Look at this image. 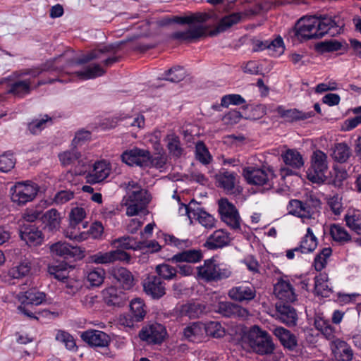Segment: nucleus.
<instances>
[{
  "mask_svg": "<svg viewBox=\"0 0 361 361\" xmlns=\"http://www.w3.org/2000/svg\"><path fill=\"white\" fill-rule=\"evenodd\" d=\"M121 44H123V42L92 50L75 61L66 58V54H63L47 61L40 67L25 68L14 71L10 76V80H15V81L10 85L8 93L18 98H23L30 94L33 90V81L32 79L38 77L44 71L66 72L67 74H71L70 72L66 71L67 68L84 64L93 59H100L104 66H111L118 61V58L116 56H108L107 54H115Z\"/></svg>",
  "mask_w": 361,
  "mask_h": 361,
  "instance_id": "nucleus-1",
  "label": "nucleus"
},
{
  "mask_svg": "<svg viewBox=\"0 0 361 361\" xmlns=\"http://www.w3.org/2000/svg\"><path fill=\"white\" fill-rule=\"evenodd\" d=\"M126 190L127 195L123 199V204L126 207V214L135 216L145 209L150 201V195L133 180L128 182Z\"/></svg>",
  "mask_w": 361,
  "mask_h": 361,
  "instance_id": "nucleus-2",
  "label": "nucleus"
},
{
  "mask_svg": "<svg viewBox=\"0 0 361 361\" xmlns=\"http://www.w3.org/2000/svg\"><path fill=\"white\" fill-rule=\"evenodd\" d=\"M197 269L199 277L207 282L221 281L232 275L229 266L219 264L214 258L205 260L204 264Z\"/></svg>",
  "mask_w": 361,
  "mask_h": 361,
  "instance_id": "nucleus-3",
  "label": "nucleus"
},
{
  "mask_svg": "<svg viewBox=\"0 0 361 361\" xmlns=\"http://www.w3.org/2000/svg\"><path fill=\"white\" fill-rule=\"evenodd\" d=\"M243 174L249 184L262 186L266 190L273 188L274 179L276 178L273 168L264 166L261 168L246 167L243 169Z\"/></svg>",
  "mask_w": 361,
  "mask_h": 361,
  "instance_id": "nucleus-4",
  "label": "nucleus"
},
{
  "mask_svg": "<svg viewBox=\"0 0 361 361\" xmlns=\"http://www.w3.org/2000/svg\"><path fill=\"white\" fill-rule=\"evenodd\" d=\"M248 343L255 353L268 355L273 353L274 344L269 334L257 326H252L247 335Z\"/></svg>",
  "mask_w": 361,
  "mask_h": 361,
  "instance_id": "nucleus-5",
  "label": "nucleus"
},
{
  "mask_svg": "<svg viewBox=\"0 0 361 361\" xmlns=\"http://www.w3.org/2000/svg\"><path fill=\"white\" fill-rule=\"evenodd\" d=\"M39 192L37 184L32 181L17 182L10 189L11 200L18 205L32 202Z\"/></svg>",
  "mask_w": 361,
  "mask_h": 361,
  "instance_id": "nucleus-6",
  "label": "nucleus"
},
{
  "mask_svg": "<svg viewBox=\"0 0 361 361\" xmlns=\"http://www.w3.org/2000/svg\"><path fill=\"white\" fill-rule=\"evenodd\" d=\"M328 170L327 156L321 150L314 152L311 159V166L307 169V178L312 183H322L326 179Z\"/></svg>",
  "mask_w": 361,
  "mask_h": 361,
  "instance_id": "nucleus-7",
  "label": "nucleus"
},
{
  "mask_svg": "<svg viewBox=\"0 0 361 361\" xmlns=\"http://www.w3.org/2000/svg\"><path fill=\"white\" fill-rule=\"evenodd\" d=\"M315 21L319 38L326 34H329L331 36L340 34L345 25L343 20L338 16H315Z\"/></svg>",
  "mask_w": 361,
  "mask_h": 361,
  "instance_id": "nucleus-8",
  "label": "nucleus"
},
{
  "mask_svg": "<svg viewBox=\"0 0 361 361\" xmlns=\"http://www.w3.org/2000/svg\"><path fill=\"white\" fill-rule=\"evenodd\" d=\"M315 22V16L301 18L293 29V36L300 42L319 38Z\"/></svg>",
  "mask_w": 361,
  "mask_h": 361,
  "instance_id": "nucleus-9",
  "label": "nucleus"
},
{
  "mask_svg": "<svg viewBox=\"0 0 361 361\" xmlns=\"http://www.w3.org/2000/svg\"><path fill=\"white\" fill-rule=\"evenodd\" d=\"M288 213L302 219L306 224L313 226L317 223V213L307 203L292 200L288 205Z\"/></svg>",
  "mask_w": 361,
  "mask_h": 361,
  "instance_id": "nucleus-10",
  "label": "nucleus"
},
{
  "mask_svg": "<svg viewBox=\"0 0 361 361\" xmlns=\"http://www.w3.org/2000/svg\"><path fill=\"white\" fill-rule=\"evenodd\" d=\"M219 212L221 220L231 229L235 231L240 228V218L236 207L226 199L219 201Z\"/></svg>",
  "mask_w": 361,
  "mask_h": 361,
  "instance_id": "nucleus-11",
  "label": "nucleus"
},
{
  "mask_svg": "<svg viewBox=\"0 0 361 361\" xmlns=\"http://www.w3.org/2000/svg\"><path fill=\"white\" fill-rule=\"evenodd\" d=\"M130 259V256L126 252L116 249L106 252H98L89 257L90 262L97 264H111L117 261L127 262Z\"/></svg>",
  "mask_w": 361,
  "mask_h": 361,
  "instance_id": "nucleus-12",
  "label": "nucleus"
},
{
  "mask_svg": "<svg viewBox=\"0 0 361 361\" xmlns=\"http://www.w3.org/2000/svg\"><path fill=\"white\" fill-rule=\"evenodd\" d=\"M166 336L165 327L158 323L147 325L142 329L139 334L141 340L148 343H161Z\"/></svg>",
  "mask_w": 361,
  "mask_h": 361,
  "instance_id": "nucleus-13",
  "label": "nucleus"
},
{
  "mask_svg": "<svg viewBox=\"0 0 361 361\" xmlns=\"http://www.w3.org/2000/svg\"><path fill=\"white\" fill-rule=\"evenodd\" d=\"M207 30V28L204 24H192L185 30L173 32L171 35V38L180 42H192L204 36Z\"/></svg>",
  "mask_w": 361,
  "mask_h": 361,
  "instance_id": "nucleus-14",
  "label": "nucleus"
},
{
  "mask_svg": "<svg viewBox=\"0 0 361 361\" xmlns=\"http://www.w3.org/2000/svg\"><path fill=\"white\" fill-rule=\"evenodd\" d=\"M228 295L235 301L249 302L255 298L256 289L252 283L244 282L231 288Z\"/></svg>",
  "mask_w": 361,
  "mask_h": 361,
  "instance_id": "nucleus-15",
  "label": "nucleus"
},
{
  "mask_svg": "<svg viewBox=\"0 0 361 361\" xmlns=\"http://www.w3.org/2000/svg\"><path fill=\"white\" fill-rule=\"evenodd\" d=\"M149 151L144 149L134 147L126 150L121 155V160L129 166H138L147 167L148 163Z\"/></svg>",
  "mask_w": 361,
  "mask_h": 361,
  "instance_id": "nucleus-16",
  "label": "nucleus"
},
{
  "mask_svg": "<svg viewBox=\"0 0 361 361\" xmlns=\"http://www.w3.org/2000/svg\"><path fill=\"white\" fill-rule=\"evenodd\" d=\"M274 294L281 302H293L296 300L297 295L294 288L288 279L281 278L274 286Z\"/></svg>",
  "mask_w": 361,
  "mask_h": 361,
  "instance_id": "nucleus-17",
  "label": "nucleus"
},
{
  "mask_svg": "<svg viewBox=\"0 0 361 361\" xmlns=\"http://www.w3.org/2000/svg\"><path fill=\"white\" fill-rule=\"evenodd\" d=\"M20 237L29 246H37L42 244L43 235L42 231L35 226L30 224L20 225Z\"/></svg>",
  "mask_w": 361,
  "mask_h": 361,
  "instance_id": "nucleus-18",
  "label": "nucleus"
},
{
  "mask_svg": "<svg viewBox=\"0 0 361 361\" xmlns=\"http://www.w3.org/2000/svg\"><path fill=\"white\" fill-rule=\"evenodd\" d=\"M50 250L54 256L64 259L82 258L83 250L79 247L70 245L67 243L58 242L51 245Z\"/></svg>",
  "mask_w": 361,
  "mask_h": 361,
  "instance_id": "nucleus-19",
  "label": "nucleus"
},
{
  "mask_svg": "<svg viewBox=\"0 0 361 361\" xmlns=\"http://www.w3.org/2000/svg\"><path fill=\"white\" fill-rule=\"evenodd\" d=\"M81 338L90 346L104 348L109 345L111 339L105 332L89 329L81 333Z\"/></svg>",
  "mask_w": 361,
  "mask_h": 361,
  "instance_id": "nucleus-20",
  "label": "nucleus"
},
{
  "mask_svg": "<svg viewBox=\"0 0 361 361\" xmlns=\"http://www.w3.org/2000/svg\"><path fill=\"white\" fill-rule=\"evenodd\" d=\"M109 274L124 290H130L135 285L132 273L125 267H113L109 269Z\"/></svg>",
  "mask_w": 361,
  "mask_h": 361,
  "instance_id": "nucleus-21",
  "label": "nucleus"
},
{
  "mask_svg": "<svg viewBox=\"0 0 361 361\" xmlns=\"http://www.w3.org/2000/svg\"><path fill=\"white\" fill-rule=\"evenodd\" d=\"M145 292L154 299H159L166 294V288L161 279L157 276H148L143 282Z\"/></svg>",
  "mask_w": 361,
  "mask_h": 361,
  "instance_id": "nucleus-22",
  "label": "nucleus"
},
{
  "mask_svg": "<svg viewBox=\"0 0 361 361\" xmlns=\"http://www.w3.org/2000/svg\"><path fill=\"white\" fill-rule=\"evenodd\" d=\"M215 311L225 317L245 318L248 316V311L231 302H220Z\"/></svg>",
  "mask_w": 361,
  "mask_h": 361,
  "instance_id": "nucleus-23",
  "label": "nucleus"
},
{
  "mask_svg": "<svg viewBox=\"0 0 361 361\" xmlns=\"http://www.w3.org/2000/svg\"><path fill=\"white\" fill-rule=\"evenodd\" d=\"M330 348L334 357L340 361H351L353 358V350L344 341L336 338L330 342Z\"/></svg>",
  "mask_w": 361,
  "mask_h": 361,
  "instance_id": "nucleus-24",
  "label": "nucleus"
},
{
  "mask_svg": "<svg viewBox=\"0 0 361 361\" xmlns=\"http://www.w3.org/2000/svg\"><path fill=\"white\" fill-rule=\"evenodd\" d=\"M104 302L109 306H123L128 300L127 294L121 290L111 286L102 291Z\"/></svg>",
  "mask_w": 361,
  "mask_h": 361,
  "instance_id": "nucleus-25",
  "label": "nucleus"
},
{
  "mask_svg": "<svg viewBox=\"0 0 361 361\" xmlns=\"http://www.w3.org/2000/svg\"><path fill=\"white\" fill-rule=\"evenodd\" d=\"M273 334L279 340L283 347L288 350H295L298 345L297 336L288 329L277 326L273 329Z\"/></svg>",
  "mask_w": 361,
  "mask_h": 361,
  "instance_id": "nucleus-26",
  "label": "nucleus"
},
{
  "mask_svg": "<svg viewBox=\"0 0 361 361\" xmlns=\"http://www.w3.org/2000/svg\"><path fill=\"white\" fill-rule=\"evenodd\" d=\"M276 112L286 122L293 123L304 121L314 116V111L303 112L297 109H285L282 106L276 108Z\"/></svg>",
  "mask_w": 361,
  "mask_h": 361,
  "instance_id": "nucleus-27",
  "label": "nucleus"
},
{
  "mask_svg": "<svg viewBox=\"0 0 361 361\" xmlns=\"http://www.w3.org/2000/svg\"><path fill=\"white\" fill-rule=\"evenodd\" d=\"M277 317L279 320L289 326L296 325L298 314L295 310L288 303L276 304Z\"/></svg>",
  "mask_w": 361,
  "mask_h": 361,
  "instance_id": "nucleus-28",
  "label": "nucleus"
},
{
  "mask_svg": "<svg viewBox=\"0 0 361 361\" xmlns=\"http://www.w3.org/2000/svg\"><path fill=\"white\" fill-rule=\"evenodd\" d=\"M111 168L106 161L96 162L91 173L86 176L87 182L91 184L97 183L105 180L110 174Z\"/></svg>",
  "mask_w": 361,
  "mask_h": 361,
  "instance_id": "nucleus-29",
  "label": "nucleus"
},
{
  "mask_svg": "<svg viewBox=\"0 0 361 361\" xmlns=\"http://www.w3.org/2000/svg\"><path fill=\"white\" fill-rule=\"evenodd\" d=\"M46 295L43 292L37 291L35 289H30L25 292H20L17 298L22 305L29 306H37L41 305L45 300Z\"/></svg>",
  "mask_w": 361,
  "mask_h": 361,
  "instance_id": "nucleus-30",
  "label": "nucleus"
},
{
  "mask_svg": "<svg viewBox=\"0 0 361 361\" xmlns=\"http://www.w3.org/2000/svg\"><path fill=\"white\" fill-rule=\"evenodd\" d=\"M236 176V173L230 171L220 172L216 176L218 186L222 188L226 193H234Z\"/></svg>",
  "mask_w": 361,
  "mask_h": 361,
  "instance_id": "nucleus-31",
  "label": "nucleus"
},
{
  "mask_svg": "<svg viewBox=\"0 0 361 361\" xmlns=\"http://www.w3.org/2000/svg\"><path fill=\"white\" fill-rule=\"evenodd\" d=\"M202 258V253L200 250H188L178 252L169 259L173 263H196Z\"/></svg>",
  "mask_w": 361,
  "mask_h": 361,
  "instance_id": "nucleus-32",
  "label": "nucleus"
},
{
  "mask_svg": "<svg viewBox=\"0 0 361 361\" xmlns=\"http://www.w3.org/2000/svg\"><path fill=\"white\" fill-rule=\"evenodd\" d=\"M164 141L169 153L172 157L178 159L183 155L184 148L182 147L179 136L174 133H171L165 137Z\"/></svg>",
  "mask_w": 361,
  "mask_h": 361,
  "instance_id": "nucleus-33",
  "label": "nucleus"
},
{
  "mask_svg": "<svg viewBox=\"0 0 361 361\" xmlns=\"http://www.w3.org/2000/svg\"><path fill=\"white\" fill-rule=\"evenodd\" d=\"M314 289L318 295L327 298L332 293V287L329 285V277L325 272L320 273L314 278Z\"/></svg>",
  "mask_w": 361,
  "mask_h": 361,
  "instance_id": "nucleus-34",
  "label": "nucleus"
},
{
  "mask_svg": "<svg viewBox=\"0 0 361 361\" xmlns=\"http://www.w3.org/2000/svg\"><path fill=\"white\" fill-rule=\"evenodd\" d=\"M285 164L293 169H300L304 165L302 155L296 149H288L281 154Z\"/></svg>",
  "mask_w": 361,
  "mask_h": 361,
  "instance_id": "nucleus-35",
  "label": "nucleus"
},
{
  "mask_svg": "<svg viewBox=\"0 0 361 361\" xmlns=\"http://www.w3.org/2000/svg\"><path fill=\"white\" fill-rule=\"evenodd\" d=\"M229 240V236L226 232L217 230L208 238L206 243L209 249L214 250L228 245Z\"/></svg>",
  "mask_w": 361,
  "mask_h": 361,
  "instance_id": "nucleus-36",
  "label": "nucleus"
},
{
  "mask_svg": "<svg viewBox=\"0 0 361 361\" xmlns=\"http://www.w3.org/2000/svg\"><path fill=\"white\" fill-rule=\"evenodd\" d=\"M112 244L123 251L124 250H138L144 247V243L137 241L135 238L130 236H123L115 239Z\"/></svg>",
  "mask_w": 361,
  "mask_h": 361,
  "instance_id": "nucleus-37",
  "label": "nucleus"
},
{
  "mask_svg": "<svg viewBox=\"0 0 361 361\" xmlns=\"http://www.w3.org/2000/svg\"><path fill=\"white\" fill-rule=\"evenodd\" d=\"M41 218L45 225V228L49 231H56L59 228L61 216L56 209H51L47 211Z\"/></svg>",
  "mask_w": 361,
  "mask_h": 361,
  "instance_id": "nucleus-38",
  "label": "nucleus"
},
{
  "mask_svg": "<svg viewBox=\"0 0 361 361\" xmlns=\"http://www.w3.org/2000/svg\"><path fill=\"white\" fill-rule=\"evenodd\" d=\"M106 71L97 63L87 66L84 70L75 71L73 74L80 80L94 79L104 75Z\"/></svg>",
  "mask_w": 361,
  "mask_h": 361,
  "instance_id": "nucleus-39",
  "label": "nucleus"
},
{
  "mask_svg": "<svg viewBox=\"0 0 361 361\" xmlns=\"http://www.w3.org/2000/svg\"><path fill=\"white\" fill-rule=\"evenodd\" d=\"M204 326L203 323H192L184 329V336L192 342H200L204 337Z\"/></svg>",
  "mask_w": 361,
  "mask_h": 361,
  "instance_id": "nucleus-40",
  "label": "nucleus"
},
{
  "mask_svg": "<svg viewBox=\"0 0 361 361\" xmlns=\"http://www.w3.org/2000/svg\"><path fill=\"white\" fill-rule=\"evenodd\" d=\"M317 243V238L313 233L312 229L308 227L307 228V233L302 238L298 249H300L301 253H310L316 249Z\"/></svg>",
  "mask_w": 361,
  "mask_h": 361,
  "instance_id": "nucleus-41",
  "label": "nucleus"
},
{
  "mask_svg": "<svg viewBox=\"0 0 361 361\" xmlns=\"http://www.w3.org/2000/svg\"><path fill=\"white\" fill-rule=\"evenodd\" d=\"M209 16L207 13H195L188 16H174L171 22L184 25L188 24V26L193 25L203 24L209 19Z\"/></svg>",
  "mask_w": 361,
  "mask_h": 361,
  "instance_id": "nucleus-42",
  "label": "nucleus"
},
{
  "mask_svg": "<svg viewBox=\"0 0 361 361\" xmlns=\"http://www.w3.org/2000/svg\"><path fill=\"white\" fill-rule=\"evenodd\" d=\"M205 310V306L198 302L187 303L180 306L179 312L181 316L190 319L199 317Z\"/></svg>",
  "mask_w": 361,
  "mask_h": 361,
  "instance_id": "nucleus-43",
  "label": "nucleus"
},
{
  "mask_svg": "<svg viewBox=\"0 0 361 361\" xmlns=\"http://www.w3.org/2000/svg\"><path fill=\"white\" fill-rule=\"evenodd\" d=\"M126 121V125L130 126L142 128L145 125V118L142 115L137 114L135 117L122 114L119 116L113 118V123L111 124V128H114L118 121Z\"/></svg>",
  "mask_w": 361,
  "mask_h": 361,
  "instance_id": "nucleus-44",
  "label": "nucleus"
},
{
  "mask_svg": "<svg viewBox=\"0 0 361 361\" xmlns=\"http://www.w3.org/2000/svg\"><path fill=\"white\" fill-rule=\"evenodd\" d=\"M241 13H233L222 18L219 21L216 30L218 32H221L227 30L234 25L240 22L243 18Z\"/></svg>",
  "mask_w": 361,
  "mask_h": 361,
  "instance_id": "nucleus-45",
  "label": "nucleus"
},
{
  "mask_svg": "<svg viewBox=\"0 0 361 361\" xmlns=\"http://www.w3.org/2000/svg\"><path fill=\"white\" fill-rule=\"evenodd\" d=\"M350 155L351 149L347 144L341 142L335 145L332 153V157L335 161L344 163L350 158Z\"/></svg>",
  "mask_w": 361,
  "mask_h": 361,
  "instance_id": "nucleus-46",
  "label": "nucleus"
},
{
  "mask_svg": "<svg viewBox=\"0 0 361 361\" xmlns=\"http://www.w3.org/2000/svg\"><path fill=\"white\" fill-rule=\"evenodd\" d=\"M194 216H192V219H197L207 229L213 228L216 222L214 216L200 208V204Z\"/></svg>",
  "mask_w": 361,
  "mask_h": 361,
  "instance_id": "nucleus-47",
  "label": "nucleus"
},
{
  "mask_svg": "<svg viewBox=\"0 0 361 361\" xmlns=\"http://www.w3.org/2000/svg\"><path fill=\"white\" fill-rule=\"evenodd\" d=\"M330 235L334 241L345 244L351 240L350 234L341 226L333 224L330 227Z\"/></svg>",
  "mask_w": 361,
  "mask_h": 361,
  "instance_id": "nucleus-48",
  "label": "nucleus"
},
{
  "mask_svg": "<svg viewBox=\"0 0 361 361\" xmlns=\"http://www.w3.org/2000/svg\"><path fill=\"white\" fill-rule=\"evenodd\" d=\"M105 276L106 271L103 268H94L87 272V280L92 286H99L103 283Z\"/></svg>",
  "mask_w": 361,
  "mask_h": 361,
  "instance_id": "nucleus-49",
  "label": "nucleus"
},
{
  "mask_svg": "<svg viewBox=\"0 0 361 361\" xmlns=\"http://www.w3.org/2000/svg\"><path fill=\"white\" fill-rule=\"evenodd\" d=\"M30 263L27 261L12 267L8 271V274L13 279H21L27 276L30 271Z\"/></svg>",
  "mask_w": 361,
  "mask_h": 361,
  "instance_id": "nucleus-50",
  "label": "nucleus"
},
{
  "mask_svg": "<svg viewBox=\"0 0 361 361\" xmlns=\"http://www.w3.org/2000/svg\"><path fill=\"white\" fill-rule=\"evenodd\" d=\"M130 312L134 315L137 322L142 321L146 314L143 300L140 298L133 299L130 304Z\"/></svg>",
  "mask_w": 361,
  "mask_h": 361,
  "instance_id": "nucleus-51",
  "label": "nucleus"
},
{
  "mask_svg": "<svg viewBox=\"0 0 361 361\" xmlns=\"http://www.w3.org/2000/svg\"><path fill=\"white\" fill-rule=\"evenodd\" d=\"M204 335L217 338L225 335V330L219 322L211 321L204 324Z\"/></svg>",
  "mask_w": 361,
  "mask_h": 361,
  "instance_id": "nucleus-52",
  "label": "nucleus"
},
{
  "mask_svg": "<svg viewBox=\"0 0 361 361\" xmlns=\"http://www.w3.org/2000/svg\"><path fill=\"white\" fill-rule=\"evenodd\" d=\"M155 270L159 278L164 280L170 281L177 277V269L168 264H159Z\"/></svg>",
  "mask_w": 361,
  "mask_h": 361,
  "instance_id": "nucleus-53",
  "label": "nucleus"
},
{
  "mask_svg": "<svg viewBox=\"0 0 361 361\" xmlns=\"http://www.w3.org/2000/svg\"><path fill=\"white\" fill-rule=\"evenodd\" d=\"M65 235L66 238L73 240L78 242L83 241L88 238V233L81 231L80 225H71L69 224L68 227L65 231Z\"/></svg>",
  "mask_w": 361,
  "mask_h": 361,
  "instance_id": "nucleus-54",
  "label": "nucleus"
},
{
  "mask_svg": "<svg viewBox=\"0 0 361 361\" xmlns=\"http://www.w3.org/2000/svg\"><path fill=\"white\" fill-rule=\"evenodd\" d=\"M315 327L321 333L331 341L335 340L334 338V329L330 322L327 320L322 319H317L314 322Z\"/></svg>",
  "mask_w": 361,
  "mask_h": 361,
  "instance_id": "nucleus-55",
  "label": "nucleus"
},
{
  "mask_svg": "<svg viewBox=\"0 0 361 361\" xmlns=\"http://www.w3.org/2000/svg\"><path fill=\"white\" fill-rule=\"evenodd\" d=\"M56 340L63 343L66 348L72 351H76L78 347L73 337L68 332L59 330L56 335Z\"/></svg>",
  "mask_w": 361,
  "mask_h": 361,
  "instance_id": "nucleus-56",
  "label": "nucleus"
},
{
  "mask_svg": "<svg viewBox=\"0 0 361 361\" xmlns=\"http://www.w3.org/2000/svg\"><path fill=\"white\" fill-rule=\"evenodd\" d=\"M80 157H81L80 153L74 149L71 151H65L59 154V161L63 166L74 164Z\"/></svg>",
  "mask_w": 361,
  "mask_h": 361,
  "instance_id": "nucleus-57",
  "label": "nucleus"
},
{
  "mask_svg": "<svg viewBox=\"0 0 361 361\" xmlns=\"http://www.w3.org/2000/svg\"><path fill=\"white\" fill-rule=\"evenodd\" d=\"M332 250L330 247L323 248L315 257L314 266L317 271L322 270L327 262V259L331 255Z\"/></svg>",
  "mask_w": 361,
  "mask_h": 361,
  "instance_id": "nucleus-58",
  "label": "nucleus"
},
{
  "mask_svg": "<svg viewBox=\"0 0 361 361\" xmlns=\"http://www.w3.org/2000/svg\"><path fill=\"white\" fill-rule=\"evenodd\" d=\"M195 157L203 164H208L212 159L210 153L205 145L200 141L195 145Z\"/></svg>",
  "mask_w": 361,
  "mask_h": 361,
  "instance_id": "nucleus-59",
  "label": "nucleus"
},
{
  "mask_svg": "<svg viewBox=\"0 0 361 361\" xmlns=\"http://www.w3.org/2000/svg\"><path fill=\"white\" fill-rule=\"evenodd\" d=\"M85 217V211L81 207H75L72 209L69 218L71 225L82 226V228H86V224L82 222L83 219Z\"/></svg>",
  "mask_w": 361,
  "mask_h": 361,
  "instance_id": "nucleus-60",
  "label": "nucleus"
},
{
  "mask_svg": "<svg viewBox=\"0 0 361 361\" xmlns=\"http://www.w3.org/2000/svg\"><path fill=\"white\" fill-rule=\"evenodd\" d=\"M49 273L63 283L68 279V271L63 265H51L48 267Z\"/></svg>",
  "mask_w": 361,
  "mask_h": 361,
  "instance_id": "nucleus-61",
  "label": "nucleus"
},
{
  "mask_svg": "<svg viewBox=\"0 0 361 361\" xmlns=\"http://www.w3.org/2000/svg\"><path fill=\"white\" fill-rule=\"evenodd\" d=\"M185 77V71L184 68L180 66H176L169 69L167 73H166L165 79L172 82H178L183 80Z\"/></svg>",
  "mask_w": 361,
  "mask_h": 361,
  "instance_id": "nucleus-62",
  "label": "nucleus"
},
{
  "mask_svg": "<svg viewBox=\"0 0 361 361\" xmlns=\"http://www.w3.org/2000/svg\"><path fill=\"white\" fill-rule=\"evenodd\" d=\"M167 161V157L164 152L157 153L154 156H151L149 152L148 163L147 167H155L157 169L163 168Z\"/></svg>",
  "mask_w": 361,
  "mask_h": 361,
  "instance_id": "nucleus-63",
  "label": "nucleus"
},
{
  "mask_svg": "<svg viewBox=\"0 0 361 361\" xmlns=\"http://www.w3.org/2000/svg\"><path fill=\"white\" fill-rule=\"evenodd\" d=\"M345 221L348 228L358 235H361V217L359 214H346Z\"/></svg>",
  "mask_w": 361,
  "mask_h": 361,
  "instance_id": "nucleus-64",
  "label": "nucleus"
}]
</instances>
